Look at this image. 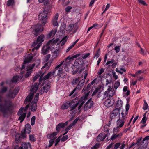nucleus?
<instances>
[{
    "label": "nucleus",
    "mask_w": 149,
    "mask_h": 149,
    "mask_svg": "<svg viewBox=\"0 0 149 149\" xmlns=\"http://www.w3.org/2000/svg\"><path fill=\"white\" fill-rule=\"evenodd\" d=\"M59 39L58 38L54 40V38L49 41L45 45L43 46L42 50V53L43 55L47 54L49 50L50 47L54 46V45L57 42L59 41Z\"/></svg>",
    "instance_id": "1"
},
{
    "label": "nucleus",
    "mask_w": 149,
    "mask_h": 149,
    "mask_svg": "<svg viewBox=\"0 0 149 149\" xmlns=\"http://www.w3.org/2000/svg\"><path fill=\"white\" fill-rule=\"evenodd\" d=\"M89 93L90 91L88 92L84 96L82 97L79 100H78V101L76 102V104L73 105V106L71 107L72 109H75L78 106V109L79 110L86 100L88 99Z\"/></svg>",
    "instance_id": "2"
},
{
    "label": "nucleus",
    "mask_w": 149,
    "mask_h": 149,
    "mask_svg": "<svg viewBox=\"0 0 149 149\" xmlns=\"http://www.w3.org/2000/svg\"><path fill=\"white\" fill-rule=\"evenodd\" d=\"M41 27L42 25L40 24H38L31 26L30 30L34 36H37L43 31V29H41Z\"/></svg>",
    "instance_id": "3"
},
{
    "label": "nucleus",
    "mask_w": 149,
    "mask_h": 149,
    "mask_svg": "<svg viewBox=\"0 0 149 149\" xmlns=\"http://www.w3.org/2000/svg\"><path fill=\"white\" fill-rule=\"evenodd\" d=\"M49 13V11L44 10L40 13L39 15L38 18L39 20L42 21L41 23L43 24V27L46 23Z\"/></svg>",
    "instance_id": "4"
},
{
    "label": "nucleus",
    "mask_w": 149,
    "mask_h": 149,
    "mask_svg": "<svg viewBox=\"0 0 149 149\" xmlns=\"http://www.w3.org/2000/svg\"><path fill=\"white\" fill-rule=\"evenodd\" d=\"M44 36L43 35H41L39 36L37 38V41L36 42H34L33 44V46H35L37 44H38L37 45L36 47L33 48L32 50L33 51L35 49L37 50L42 44V43L44 41Z\"/></svg>",
    "instance_id": "5"
},
{
    "label": "nucleus",
    "mask_w": 149,
    "mask_h": 149,
    "mask_svg": "<svg viewBox=\"0 0 149 149\" xmlns=\"http://www.w3.org/2000/svg\"><path fill=\"white\" fill-rule=\"evenodd\" d=\"M37 90V87L35 86H31L30 94L27 96L25 100V102H30L32 99L34 94L36 92Z\"/></svg>",
    "instance_id": "6"
},
{
    "label": "nucleus",
    "mask_w": 149,
    "mask_h": 149,
    "mask_svg": "<svg viewBox=\"0 0 149 149\" xmlns=\"http://www.w3.org/2000/svg\"><path fill=\"white\" fill-rule=\"evenodd\" d=\"M74 65L76 68L80 69V71H81L84 69L83 65V60L81 58H77L75 60Z\"/></svg>",
    "instance_id": "7"
},
{
    "label": "nucleus",
    "mask_w": 149,
    "mask_h": 149,
    "mask_svg": "<svg viewBox=\"0 0 149 149\" xmlns=\"http://www.w3.org/2000/svg\"><path fill=\"white\" fill-rule=\"evenodd\" d=\"M78 97H76L75 98V99H74V100L72 101H68L64 104H63L61 107V108L63 109H67L70 106L71 109L70 110V111H72V110H73L74 109H72L71 108V107L73 106V105H74L76 103L73 104L72 106V104L76 102L77 101H76V100H78Z\"/></svg>",
    "instance_id": "8"
},
{
    "label": "nucleus",
    "mask_w": 149,
    "mask_h": 149,
    "mask_svg": "<svg viewBox=\"0 0 149 149\" xmlns=\"http://www.w3.org/2000/svg\"><path fill=\"white\" fill-rule=\"evenodd\" d=\"M19 91V88L17 87H16L13 90H10L9 92V93L7 95V97L10 98H14Z\"/></svg>",
    "instance_id": "9"
},
{
    "label": "nucleus",
    "mask_w": 149,
    "mask_h": 149,
    "mask_svg": "<svg viewBox=\"0 0 149 149\" xmlns=\"http://www.w3.org/2000/svg\"><path fill=\"white\" fill-rule=\"evenodd\" d=\"M118 131L117 128H114L113 129V134L111 136L110 139L111 140H115L117 138H120L123 135L122 132H120L118 134H117V132Z\"/></svg>",
    "instance_id": "10"
},
{
    "label": "nucleus",
    "mask_w": 149,
    "mask_h": 149,
    "mask_svg": "<svg viewBox=\"0 0 149 149\" xmlns=\"http://www.w3.org/2000/svg\"><path fill=\"white\" fill-rule=\"evenodd\" d=\"M113 85L112 84L111 86L110 85L108 86V88L107 91L104 93V95L107 94L108 95H109L110 97H112L114 95L115 91L113 88Z\"/></svg>",
    "instance_id": "11"
},
{
    "label": "nucleus",
    "mask_w": 149,
    "mask_h": 149,
    "mask_svg": "<svg viewBox=\"0 0 149 149\" xmlns=\"http://www.w3.org/2000/svg\"><path fill=\"white\" fill-rule=\"evenodd\" d=\"M93 102L90 99L84 105V110L86 111L89 109L93 105Z\"/></svg>",
    "instance_id": "12"
},
{
    "label": "nucleus",
    "mask_w": 149,
    "mask_h": 149,
    "mask_svg": "<svg viewBox=\"0 0 149 149\" xmlns=\"http://www.w3.org/2000/svg\"><path fill=\"white\" fill-rule=\"evenodd\" d=\"M35 65V64H33L32 65H29L27 67V72L25 75V77L27 78L30 76L32 70L33 68Z\"/></svg>",
    "instance_id": "13"
},
{
    "label": "nucleus",
    "mask_w": 149,
    "mask_h": 149,
    "mask_svg": "<svg viewBox=\"0 0 149 149\" xmlns=\"http://www.w3.org/2000/svg\"><path fill=\"white\" fill-rule=\"evenodd\" d=\"M63 62H64V61H62L59 65H57L55 68V69L54 70H53V71H55V72L56 70H58V72H57V75L58 76H59V75L61 76L60 75L62 73L63 69L62 68H61V67L63 65Z\"/></svg>",
    "instance_id": "14"
},
{
    "label": "nucleus",
    "mask_w": 149,
    "mask_h": 149,
    "mask_svg": "<svg viewBox=\"0 0 149 149\" xmlns=\"http://www.w3.org/2000/svg\"><path fill=\"white\" fill-rule=\"evenodd\" d=\"M59 14L58 13H57L55 14L52 19L51 23L54 26H58V25L57 20Z\"/></svg>",
    "instance_id": "15"
},
{
    "label": "nucleus",
    "mask_w": 149,
    "mask_h": 149,
    "mask_svg": "<svg viewBox=\"0 0 149 149\" xmlns=\"http://www.w3.org/2000/svg\"><path fill=\"white\" fill-rule=\"evenodd\" d=\"M55 73V71H52L49 72L44 77H43V80L48 79L49 78H52L54 76Z\"/></svg>",
    "instance_id": "16"
},
{
    "label": "nucleus",
    "mask_w": 149,
    "mask_h": 149,
    "mask_svg": "<svg viewBox=\"0 0 149 149\" xmlns=\"http://www.w3.org/2000/svg\"><path fill=\"white\" fill-rule=\"evenodd\" d=\"M23 73H21V75L19 76L17 75L14 76L11 80V81L13 83H15L17 82L19 79H21L23 77Z\"/></svg>",
    "instance_id": "17"
},
{
    "label": "nucleus",
    "mask_w": 149,
    "mask_h": 149,
    "mask_svg": "<svg viewBox=\"0 0 149 149\" xmlns=\"http://www.w3.org/2000/svg\"><path fill=\"white\" fill-rule=\"evenodd\" d=\"M120 110L115 108V109L113 110L112 113L110 115V117L111 119L114 118L118 115Z\"/></svg>",
    "instance_id": "18"
},
{
    "label": "nucleus",
    "mask_w": 149,
    "mask_h": 149,
    "mask_svg": "<svg viewBox=\"0 0 149 149\" xmlns=\"http://www.w3.org/2000/svg\"><path fill=\"white\" fill-rule=\"evenodd\" d=\"M125 121L119 119L117 121V127L116 128L118 129L122 127L124 125Z\"/></svg>",
    "instance_id": "19"
},
{
    "label": "nucleus",
    "mask_w": 149,
    "mask_h": 149,
    "mask_svg": "<svg viewBox=\"0 0 149 149\" xmlns=\"http://www.w3.org/2000/svg\"><path fill=\"white\" fill-rule=\"evenodd\" d=\"M33 58V56L32 54H28L25 58L24 64L25 65L26 63L29 62L32 60Z\"/></svg>",
    "instance_id": "20"
},
{
    "label": "nucleus",
    "mask_w": 149,
    "mask_h": 149,
    "mask_svg": "<svg viewBox=\"0 0 149 149\" xmlns=\"http://www.w3.org/2000/svg\"><path fill=\"white\" fill-rule=\"evenodd\" d=\"M104 105L107 107H110L113 104V102L109 98L107 99L104 102Z\"/></svg>",
    "instance_id": "21"
},
{
    "label": "nucleus",
    "mask_w": 149,
    "mask_h": 149,
    "mask_svg": "<svg viewBox=\"0 0 149 149\" xmlns=\"http://www.w3.org/2000/svg\"><path fill=\"white\" fill-rule=\"evenodd\" d=\"M31 130V127L30 125L29 124L27 123L25 125V129L24 131L26 133L29 134Z\"/></svg>",
    "instance_id": "22"
},
{
    "label": "nucleus",
    "mask_w": 149,
    "mask_h": 149,
    "mask_svg": "<svg viewBox=\"0 0 149 149\" xmlns=\"http://www.w3.org/2000/svg\"><path fill=\"white\" fill-rule=\"evenodd\" d=\"M30 147L31 144L29 143H26L25 142H23L22 143L20 147L21 149H28V148Z\"/></svg>",
    "instance_id": "23"
},
{
    "label": "nucleus",
    "mask_w": 149,
    "mask_h": 149,
    "mask_svg": "<svg viewBox=\"0 0 149 149\" xmlns=\"http://www.w3.org/2000/svg\"><path fill=\"white\" fill-rule=\"evenodd\" d=\"M128 113L123 111V112L121 113V116H120L119 119L123 120H124V121H125L127 118V116Z\"/></svg>",
    "instance_id": "24"
},
{
    "label": "nucleus",
    "mask_w": 149,
    "mask_h": 149,
    "mask_svg": "<svg viewBox=\"0 0 149 149\" xmlns=\"http://www.w3.org/2000/svg\"><path fill=\"white\" fill-rule=\"evenodd\" d=\"M128 88L127 86H125L123 89V94L124 96H128L130 93V91L127 90Z\"/></svg>",
    "instance_id": "25"
},
{
    "label": "nucleus",
    "mask_w": 149,
    "mask_h": 149,
    "mask_svg": "<svg viewBox=\"0 0 149 149\" xmlns=\"http://www.w3.org/2000/svg\"><path fill=\"white\" fill-rule=\"evenodd\" d=\"M105 135L101 133L99 134L97 138V140L98 142H100L101 141H103L105 138Z\"/></svg>",
    "instance_id": "26"
},
{
    "label": "nucleus",
    "mask_w": 149,
    "mask_h": 149,
    "mask_svg": "<svg viewBox=\"0 0 149 149\" xmlns=\"http://www.w3.org/2000/svg\"><path fill=\"white\" fill-rule=\"evenodd\" d=\"M31 110L33 111H36L37 109V104L34 102L33 101H32L31 102Z\"/></svg>",
    "instance_id": "27"
},
{
    "label": "nucleus",
    "mask_w": 149,
    "mask_h": 149,
    "mask_svg": "<svg viewBox=\"0 0 149 149\" xmlns=\"http://www.w3.org/2000/svg\"><path fill=\"white\" fill-rule=\"evenodd\" d=\"M123 104V102L121 100H118L117 102L115 108L120 109Z\"/></svg>",
    "instance_id": "28"
},
{
    "label": "nucleus",
    "mask_w": 149,
    "mask_h": 149,
    "mask_svg": "<svg viewBox=\"0 0 149 149\" xmlns=\"http://www.w3.org/2000/svg\"><path fill=\"white\" fill-rule=\"evenodd\" d=\"M79 39H77L75 42H73L72 44L70 45L66 50V52H68L71 49H72L78 41L79 40Z\"/></svg>",
    "instance_id": "29"
},
{
    "label": "nucleus",
    "mask_w": 149,
    "mask_h": 149,
    "mask_svg": "<svg viewBox=\"0 0 149 149\" xmlns=\"http://www.w3.org/2000/svg\"><path fill=\"white\" fill-rule=\"evenodd\" d=\"M56 31V30L55 29L52 30L47 35V37L49 38L53 37L55 35Z\"/></svg>",
    "instance_id": "30"
},
{
    "label": "nucleus",
    "mask_w": 149,
    "mask_h": 149,
    "mask_svg": "<svg viewBox=\"0 0 149 149\" xmlns=\"http://www.w3.org/2000/svg\"><path fill=\"white\" fill-rule=\"evenodd\" d=\"M42 80H43V76L42 75H41L40 76L39 79V82L38 84L37 83H35L34 85L32 86H35L37 87H38V86L39 85H40L42 83Z\"/></svg>",
    "instance_id": "31"
},
{
    "label": "nucleus",
    "mask_w": 149,
    "mask_h": 149,
    "mask_svg": "<svg viewBox=\"0 0 149 149\" xmlns=\"http://www.w3.org/2000/svg\"><path fill=\"white\" fill-rule=\"evenodd\" d=\"M18 118V120H20V122L22 123L24 120L26 116V113H24L22 114H21Z\"/></svg>",
    "instance_id": "32"
},
{
    "label": "nucleus",
    "mask_w": 149,
    "mask_h": 149,
    "mask_svg": "<svg viewBox=\"0 0 149 149\" xmlns=\"http://www.w3.org/2000/svg\"><path fill=\"white\" fill-rule=\"evenodd\" d=\"M74 24H70L67 28V31L70 32L72 31L74 27Z\"/></svg>",
    "instance_id": "33"
},
{
    "label": "nucleus",
    "mask_w": 149,
    "mask_h": 149,
    "mask_svg": "<svg viewBox=\"0 0 149 149\" xmlns=\"http://www.w3.org/2000/svg\"><path fill=\"white\" fill-rule=\"evenodd\" d=\"M57 135V133L56 132H54L52 134H48L47 135V138L49 139H51L52 138H55V137ZM54 139L55 138H54Z\"/></svg>",
    "instance_id": "34"
},
{
    "label": "nucleus",
    "mask_w": 149,
    "mask_h": 149,
    "mask_svg": "<svg viewBox=\"0 0 149 149\" xmlns=\"http://www.w3.org/2000/svg\"><path fill=\"white\" fill-rule=\"evenodd\" d=\"M15 4L14 0H8L7 2L6 5L8 6H13Z\"/></svg>",
    "instance_id": "35"
},
{
    "label": "nucleus",
    "mask_w": 149,
    "mask_h": 149,
    "mask_svg": "<svg viewBox=\"0 0 149 149\" xmlns=\"http://www.w3.org/2000/svg\"><path fill=\"white\" fill-rule=\"evenodd\" d=\"M68 37L67 36H64L62 39L60 41V42H61V45H63L66 42Z\"/></svg>",
    "instance_id": "36"
},
{
    "label": "nucleus",
    "mask_w": 149,
    "mask_h": 149,
    "mask_svg": "<svg viewBox=\"0 0 149 149\" xmlns=\"http://www.w3.org/2000/svg\"><path fill=\"white\" fill-rule=\"evenodd\" d=\"M63 126V123H61L57 125L56 129L58 132H59L61 128H62L64 127Z\"/></svg>",
    "instance_id": "37"
},
{
    "label": "nucleus",
    "mask_w": 149,
    "mask_h": 149,
    "mask_svg": "<svg viewBox=\"0 0 149 149\" xmlns=\"http://www.w3.org/2000/svg\"><path fill=\"white\" fill-rule=\"evenodd\" d=\"M50 86L48 84L44 86L43 88L41 89V91H45V92H47L49 89Z\"/></svg>",
    "instance_id": "38"
},
{
    "label": "nucleus",
    "mask_w": 149,
    "mask_h": 149,
    "mask_svg": "<svg viewBox=\"0 0 149 149\" xmlns=\"http://www.w3.org/2000/svg\"><path fill=\"white\" fill-rule=\"evenodd\" d=\"M51 65V63L48 62L45 63L44 65L42 67V69L45 68L46 69H48L49 68Z\"/></svg>",
    "instance_id": "39"
},
{
    "label": "nucleus",
    "mask_w": 149,
    "mask_h": 149,
    "mask_svg": "<svg viewBox=\"0 0 149 149\" xmlns=\"http://www.w3.org/2000/svg\"><path fill=\"white\" fill-rule=\"evenodd\" d=\"M15 141L16 143H18L21 141L20 136L19 134H17L15 136Z\"/></svg>",
    "instance_id": "40"
},
{
    "label": "nucleus",
    "mask_w": 149,
    "mask_h": 149,
    "mask_svg": "<svg viewBox=\"0 0 149 149\" xmlns=\"http://www.w3.org/2000/svg\"><path fill=\"white\" fill-rule=\"evenodd\" d=\"M139 52L140 53L143 55H146V51L143 49L140 46H139Z\"/></svg>",
    "instance_id": "41"
},
{
    "label": "nucleus",
    "mask_w": 149,
    "mask_h": 149,
    "mask_svg": "<svg viewBox=\"0 0 149 149\" xmlns=\"http://www.w3.org/2000/svg\"><path fill=\"white\" fill-rule=\"evenodd\" d=\"M25 65L23 63L22 65V67L21 68H20V67L19 66H17V68H15V70L16 71H18L19 70H20V69L21 70H22L24 68H25Z\"/></svg>",
    "instance_id": "42"
},
{
    "label": "nucleus",
    "mask_w": 149,
    "mask_h": 149,
    "mask_svg": "<svg viewBox=\"0 0 149 149\" xmlns=\"http://www.w3.org/2000/svg\"><path fill=\"white\" fill-rule=\"evenodd\" d=\"M30 140L32 142H34L36 141V139L34 134H31L29 135Z\"/></svg>",
    "instance_id": "43"
},
{
    "label": "nucleus",
    "mask_w": 149,
    "mask_h": 149,
    "mask_svg": "<svg viewBox=\"0 0 149 149\" xmlns=\"http://www.w3.org/2000/svg\"><path fill=\"white\" fill-rule=\"evenodd\" d=\"M147 119V118H146V113H145L143 115V117L142 118L141 123H142L143 124H145L146 123Z\"/></svg>",
    "instance_id": "44"
},
{
    "label": "nucleus",
    "mask_w": 149,
    "mask_h": 149,
    "mask_svg": "<svg viewBox=\"0 0 149 149\" xmlns=\"http://www.w3.org/2000/svg\"><path fill=\"white\" fill-rule=\"evenodd\" d=\"M100 49H99L97 51L96 54L94 56V58L96 57V58L97 59V58H98L100 54Z\"/></svg>",
    "instance_id": "45"
},
{
    "label": "nucleus",
    "mask_w": 149,
    "mask_h": 149,
    "mask_svg": "<svg viewBox=\"0 0 149 149\" xmlns=\"http://www.w3.org/2000/svg\"><path fill=\"white\" fill-rule=\"evenodd\" d=\"M120 83L118 81H116L114 84V88L116 89L120 86Z\"/></svg>",
    "instance_id": "46"
},
{
    "label": "nucleus",
    "mask_w": 149,
    "mask_h": 149,
    "mask_svg": "<svg viewBox=\"0 0 149 149\" xmlns=\"http://www.w3.org/2000/svg\"><path fill=\"white\" fill-rule=\"evenodd\" d=\"M59 51L58 50H56L54 51L53 53V56L54 58L56 57L58 55Z\"/></svg>",
    "instance_id": "47"
},
{
    "label": "nucleus",
    "mask_w": 149,
    "mask_h": 149,
    "mask_svg": "<svg viewBox=\"0 0 149 149\" xmlns=\"http://www.w3.org/2000/svg\"><path fill=\"white\" fill-rule=\"evenodd\" d=\"M36 120V117L35 116H33L32 117L31 120V124L32 126L35 124Z\"/></svg>",
    "instance_id": "48"
},
{
    "label": "nucleus",
    "mask_w": 149,
    "mask_h": 149,
    "mask_svg": "<svg viewBox=\"0 0 149 149\" xmlns=\"http://www.w3.org/2000/svg\"><path fill=\"white\" fill-rule=\"evenodd\" d=\"M90 54L89 53L84 54L82 55V57L84 59H85L87 58L90 55Z\"/></svg>",
    "instance_id": "49"
},
{
    "label": "nucleus",
    "mask_w": 149,
    "mask_h": 149,
    "mask_svg": "<svg viewBox=\"0 0 149 149\" xmlns=\"http://www.w3.org/2000/svg\"><path fill=\"white\" fill-rule=\"evenodd\" d=\"M129 108H130V105L128 103V102H127L126 104V106H125L126 110L125 111L124 110L123 111H124V112H126L128 113V111L129 109Z\"/></svg>",
    "instance_id": "50"
},
{
    "label": "nucleus",
    "mask_w": 149,
    "mask_h": 149,
    "mask_svg": "<svg viewBox=\"0 0 149 149\" xmlns=\"http://www.w3.org/2000/svg\"><path fill=\"white\" fill-rule=\"evenodd\" d=\"M26 133L24 131H22L20 136H22L23 138H25L26 136Z\"/></svg>",
    "instance_id": "51"
},
{
    "label": "nucleus",
    "mask_w": 149,
    "mask_h": 149,
    "mask_svg": "<svg viewBox=\"0 0 149 149\" xmlns=\"http://www.w3.org/2000/svg\"><path fill=\"white\" fill-rule=\"evenodd\" d=\"M79 120V118H76L75 120H74L72 123L70 124V125H71V127H72V126L74 125H75V124L77 123Z\"/></svg>",
    "instance_id": "52"
},
{
    "label": "nucleus",
    "mask_w": 149,
    "mask_h": 149,
    "mask_svg": "<svg viewBox=\"0 0 149 149\" xmlns=\"http://www.w3.org/2000/svg\"><path fill=\"white\" fill-rule=\"evenodd\" d=\"M68 138V135H66L64 136L61 139V141L63 142L66 140Z\"/></svg>",
    "instance_id": "53"
},
{
    "label": "nucleus",
    "mask_w": 149,
    "mask_h": 149,
    "mask_svg": "<svg viewBox=\"0 0 149 149\" xmlns=\"http://www.w3.org/2000/svg\"><path fill=\"white\" fill-rule=\"evenodd\" d=\"M148 105L145 100H144V103L143 107V109L144 110H146L148 109Z\"/></svg>",
    "instance_id": "54"
},
{
    "label": "nucleus",
    "mask_w": 149,
    "mask_h": 149,
    "mask_svg": "<svg viewBox=\"0 0 149 149\" xmlns=\"http://www.w3.org/2000/svg\"><path fill=\"white\" fill-rule=\"evenodd\" d=\"M24 109V107H22L19 109V111L18 112V116L22 114V113L23 112V110Z\"/></svg>",
    "instance_id": "55"
},
{
    "label": "nucleus",
    "mask_w": 149,
    "mask_h": 149,
    "mask_svg": "<svg viewBox=\"0 0 149 149\" xmlns=\"http://www.w3.org/2000/svg\"><path fill=\"white\" fill-rule=\"evenodd\" d=\"M112 82V79L109 80L108 79H106V83L105 84L106 86H107L108 85L110 84H111Z\"/></svg>",
    "instance_id": "56"
},
{
    "label": "nucleus",
    "mask_w": 149,
    "mask_h": 149,
    "mask_svg": "<svg viewBox=\"0 0 149 149\" xmlns=\"http://www.w3.org/2000/svg\"><path fill=\"white\" fill-rule=\"evenodd\" d=\"M54 139H53L50 140L49 142L48 146L50 147L52 146L54 143Z\"/></svg>",
    "instance_id": "57"
},
{
    "label": "nucleus",
    "mask_w": 149,
    "mask_h": 149,
    "mask_svg": "<svg viewBox=\"0 0 149 149\" xmlns=\"http://www.w3.org/2000/svg\"><path fill=\"white\" fill-rule=\"evenodd\" d=\"M40 75L39 74H37L33 78L32 81L33 82H35L37 79L39 77Z\"/></svg>",
    "instance_id": "58"
},
{
    "label": "nucleus",
    "mask_w": 149,
    "mask_h": 149,
    "mask_svg": "<svg viewBox=\"0 0 149 149\" xmlns=\"http://www.w3.org/2000/svg\"><path fill=\"white\" fill-rule=\"evenodd\" d=\"M99 89L97 88H96L95 90L93 92L92 95V96L95 95H96L97 93L99 91Z\"/></svg>",
    "instance_id": "59"
},
{
    "label": "nucleus",
    "mask_w": 149,
    "mask_h": 149,
    "mask_svg": "<svg viewBox=\"0 0 149 149\" xmlns=\"http://www.w3.org/2000/svg\"><path fill=\"white\" fill-rule=\"evenodd\" d=\"M138 1L139 3L141 4H142L143 5H146V4L144 1L142 0H138Z\"/></svg>",
    "instance_id": "60"
},
{
    "label": "nucleus",
    "mask_w": 149,
    "mask_h": 149,
    "mask_svg": "<svg viewBox=\"0 0 149 149\" xmlns=\"http://www.w3.org/2000/svg\"><path fill=\"white\" fill-rule=\"evenodd\" d=\"M84 82L85 80L83 79H82L79 81V84L81 86L80 87H82L83 86L84 83Z\"/></svg>",
    "instance_id": "61"
},
{
    "label": "nucleus",
    "mask_w": 149,
    "mask_h": 149,
    "mask_svg": "<svg viewBox=\"0 0 149 149\" xmlns=\"http://www.w3.org/2000/svg\"><path fill=\"white\" fill-rule=\"evenodd\" d=\"M7 90V87H4L1 89V91L2 93H4L6 92Z\"/></svg>",
    "instance_id": "62"
},
{
    "label": "nucleus",
    "mask_w": 149,
    "mask_h": 149,
    "mask_svg": "<svg viewBox=\"0 0 149 149\" xmlns=\"http://www.w3.org/2000/svg\"><path fill=\"white\" fill-rule=\"evenodd\" d=\"M104 69L101 68L98 71L97 73L99 75L101 74L104 72Z\"/></svg>",
    "instance_id": "63"
},
{
    "label": "nucleus",
    "mask_w": 149,
    "mask_h": 149,
    "mask_svg": "<svg viewBox=\"0 0 149 149\" xmlns=\"http://www.w3.org/2000/svg\"><path fill=\"white\" fill-rule=\"evenodd\" d=\"M99 146V144H96L94 145L91 148V149H96Z\"/></svg>",
    "instance_id": "64"
}]
</instances>
